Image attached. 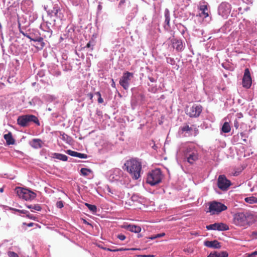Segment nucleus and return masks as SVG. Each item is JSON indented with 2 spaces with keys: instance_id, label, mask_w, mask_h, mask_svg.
Segmentation results:
<instances>
[{
  "instance_id": "22",
  "label": "nucleus",
  "mask_w": 257,
  "mask_h": 257,
  "mask_svg": "<svg viewBox=\"0 0 257 257\" xmlns=\"http://www.w3.org/2000/svg\"><path fill=\"white\" fill-rule=\"evenodd\" d=\"M250 25V22L243 20L242 22H241L239 25V28L240 31H249V27Z\"/></svg>"
},
{
  "instance_id": "43",
  "label": "nucleus",
  "mask_w": 257,
  "mask_h": 257,
  "mask_svg": "<svg viewBox=\"0 0 257 257\" xmlns=\"http://www.w3.org/2000/svg\"><path fill=\"white\" fill-rule=\"evenodd\" d=\"M26 215L27 217L30 219L35 220L36 218L33 215L31 214L29 212L28 213L26 214Z\"/></svg>"
},
{
  "instance_id": "45",
  "label": "nucleus",
  "mask_w": 257,
  "mask_h": 257,
  "mask_svg": "<svg viewBox=\"0 0 257 257\" xmlns=\"http://www.w3.org/2000/svg\"><path fill=\"white\" fill-rule=\"evenodd\" d=\"M165 235V233H159V234H157L156 235V238H159V237H163L164 236V235Z\"/></svg>"
},
{
  "instance_id": "32",
  "label": "nucleus",
  "mask_w": 257,
  "mask_h": 257,
  "mask_svg": "<svg viewBox=\"0 0 257 257\" xmlns=\"http://www.w3.org/2000/svg\"><path fill=\"white\" fill-rule=\"evenodd\" d=\"M26 206L29 209H33L37 211H41L42 209L41 207L39 204L30 205Z\"/></svg>"
},
{
  "instance_id": "10",
  "label": "nucleus",
  "mask_w": 257,
  "mask_h": 257,
  "mask_svg": "<svg viewBox=\"0 0 257 257\" xmlns=\"http://www.w3.org/2000/svg\"><path fill=\"white\" fill-rule=\"evenodd\" d=\"M202 111V106L200 105L194 104L190 107H187L186 114L190 117H198Z\"/></svg>"
},
{
  "instance_id": "29",
  "label": "nucleus",
  "mask_w": 257,
  "mask_h": 257,
  "mask_svg": "<svg viewBox=\"0 0 257 257\" xmlns=\"http://www.w3.org/2000/svg\"><path fill=\"white\" fill-rule=\"evenodd\" d=\"M246 202L249 204L257 203V198L254 196H250L244 199Z\"/></svg>"
},
{
  "instance_id": "50",
  "label": "nucleus",
  "mask_w": 257,
  "mask_h": 257,
  "mask_svg": "<svg viewBox=\"0 0 257 257\" xmlns=\"http://www.w3.org/2000/svg\"><path fill=\"white\" fill-rule=\"evenodd\" d=\"M111 81H112V83L111 84V86L112 87L115 88V82H114V81L113 79H111Z\"/></svg>"
},
{
  "instance_id": "14",
  "label": "nucleus",
  "mask_w": 257,
  "mask_h": 257,
  "mask_svg": "<svg viewBox=\"0 0 257 257\" xmlns=\"http://www.w3.org/2000/svg\"><path fill=\"white\" fill-rule=\"evenodd\" d=\"M252 84V80L249 70L246 68L244 70V75L242 78V86L245 88H249Z\"/></svg>"
},
{
  "instance_id": "48",
  "label": "nucleus",
  "mask_w": 257,
  "mask_h": 257,
  "mask_svg": "<svg viewBox=\"0 0 257 257\" xmlns=\"http://www.w3.org/2000/svg\"><path fill=\"white\" fill-rule=\"evenodd\" d=\"M102 9V6L100 4H99L97 6V11L100 12L101 11Z\"/></svg>"
},
{
  "instance_id": "11",
  "label": "nucleus",
  "mask_w": 257,
  "mask_h": 257,
  "mask_svg": "<svg viewBox=\"0 0 257 257\" xmlns=\"http://www.w3.org/2000/svg\"><path fill=\"white\" fill-rule=\"evenodd\" d=\"M197 8L199 12V15L200 17L204 18L209 17L210 10L207 2L204 1H200L197 6Z\"/></svg>"
},
{
  "instance_id": "51",
  "label": "nucleus",
  "mask_w": 257,
  "mask_h": 257,
  "mask_svg": "<svg viewBox=\"0 0 257 257\" xmlns=\"http://www.w3.org/2000/svg\"><path fill=\"white\" fill-rule=\"evenodd\" d=\"M92 43V40H90L86 45V47L89 48L90 47L91 44Z\"/></svg>"
},
{
  "instance_id": "38",
  "label": "nucleus",
  "mask_w": 257,
  "mask_h": 257,
  "mask_svg": "<svg viewBox=\"0 0 257 257\" xmlns=\"http://www.w3.org/2000/svg\"><path fill=\"white\" fill-rule=\"evenodd\" d=\"M246 257H255L257 255V250L254 251L250 253H246L245 254Z\"/></svg>"
},
{
  "instance_id": "62",
  "label": "nucleus",
  "mask_w": 257,
  "mask_h": 257,
  "mask_svg": "<svg viewBox=\"0 0 257 257\" xmlns=\"http://www.w3.org/2000/svg\"><path fill=\"white\" fill-rule=\"evenodd\" d=\"M93 37L96 38V35H93Z\"/></svg>"
},
{
  "instance_id": "42",
  "label": "nucleus",
  "mask_w": 257,
  "mask_h": 257,
  "mask_svg": "<svg viewBox=\"0 0 257 257\" xmlns=\"http://www.w3.org/2000/svg\"><path fill=\"white\" fill-rule=\"evenodd\" d=\"M15 210L18 212H20L21 213L26 214L28 213V211L26 210H19V209H15Z\"/></svg>"
},
{
  "instance_id": "46",
  "label": "nucleus",
  "mask_w": 257,
  "mask_h": 257,
  "mask_svg": "<svg viewBox=\"0 0 257 257\" xmlns=\"http://www.w3.org/2000/svg\"><path fill=\"white\" fill-rule=\"evenodd\" d=\"M251 236L253 237L257 238V231H253L251 233Z\"/></svg>"
},
{
  "instance_id": "33",
  "label": "nucleus",
  "mask_w": 257,
  "mask_h": 257,
  "mask_svg": "<svg viewBox=\"0 0 257 257\" xmlns=\"http://www.w3.org/2000/svg\"><path fill=\"white\" fill-rule=\"evenodd\" d=\"M85 205L88 207V208L93 212H96L97 211V207L94 205L86 203Z\"/></svg>"
},
{
  "instance_id": "6",
  "label": "nucleus",
  "mask_w": 257,
  "mask_h": 257,
  "mask_svg": "<svg viewBox=\"0 0 257 257\" xmlns=\"http://www.w3.org/2000/svg\"><path fill=\"white\" fill-rule=\"evenodd\" d=\"M18 124L21 126H26L29 124L30 122H33L40 125V122L38 118L34 115L27 114L20 116L17 119Z\"/></svg>"
},
{
  "instance_id": "21",
  "label": "nucleus",
  "mask_w": 257,
  "mask_h": 257,
  "mask_svg": "<svg viewBox=\"0 0 257 257\" xmlns=\"http://www.w3.org/2000/svg\"><path fill=\"white\" fill-rule=\"evenodd\" d=\"M4 138L8 145H14L15 144V140L13 139L12 134L11 132H9L7 134H5Z\"/></svg>"
},
{
  "instance_id": "15",
  "label": "nucleus",
  "mask_w": 257,
  "mask_h": 257,
  "mask_svg": "<svg viewBox=\"0 0 257 257\" xmlns=\"http://www.w3.org/2000/svg\"><path fill=\"white\" fill-rule=\"evenodd\" d=\"M207 230H217L219 231H225L229 229L227 225L223 223H215L206 226Z\"/></svg>"
},
{
  "instance_id": "24",
  "label": "nucleus",
  "mask_w": 257,
  "mask_h": 257,
  "mask_svg": "<svg viewBox=\"0 0 257 257\" xmlns=\"http://www.w3.org/2000/svg\"><path fill=\"white\" fill-rule=\"evenodd\" d=\"M25 36H26L30 38L31 40L35 42H41L43 40V38L40 36L35 37L33 36L34 33H30L32 36L27 35L28 33H22Z\"/></svg>"
},
{
  "instance_id": "36",
  "label": "nucleus",
  "mask_w": 257,
  "mask_h": 257,
  "mask_svg": "<svg viewBox=\"0 0 257 257\" xmlns=\"http://www.w3.org/2000/svg\"><path fill=\"white\" fill-rule=\"evenodd\" d=\"M66 153H67V154H68V155H69L71 156L75 157H76L77 152L73 151H72L70 150H68L66 151Z\"/></svg>"
},
{
  "instance_id": "16",
  "label": "nucleus",
  "mask_w": 257,
  "mask_h": 257,
  "mask_svg": "<svg viewBox=\"0 0 257 257\" xmlns=\"http://www.w3.org/2000/svg\"><path fill=\"white\" fill-rule=\"evenodd\" d=\"M204 245L208 247L213 248H220L221 247L220 243L217 240H214L212 241H205L204 242Z\"/></svg>"
},
{
  "instance_id": "56",
  "label": "nucleus",
  "mask_w": 257,
  "mask_h": 257,
  "mask_svg": "<svg viewBox=\"0 0 257 257\" xmlns=\"http://www.w3.org/2000/svg\"><path fill=\"white\" fill-rule=\"evenodd\" d=\"M243 1V3H245L246 4H249V3H250V0H242Z\"/></svg>"
},
{
  "instance_id": "8",
  "label": "nucleus",
  "mask_w": 257,
  "mask_h": 257,
  "mask_svg": "<svg viewBox=\"0 0 257 257\" xmlns=\"http://www.w3.org/2000/svg\"><path fill=\"white\" fill-rule=\"evenodd\" d=\"M227 207L224 204L217 201H212L209 203V212L211 214H218L221 212L226 210Z\"/></svg>"
},
{
  "instance_id": "52",
  "label": "nucleus",
  "mask_w": 257,
  "mask_h": 257,
  "mask_svg": "<svg viewBox=\"0 0 257 257\" xmlns=\"http://www.w3.org/2000/svg\"><path fill=\"white\" fill-rule=\"evenodd\" d=\"M105 249L106 250L110 251H112V252H115L116 251H114V250H115V249H111V248H105Z\"/></svg>"
},
{
  "instance_id": "19",
  "label": "nucleus",
  "mask_w": 257,
  "mask_h": 257,
  "mask_svg": "<svg viewBox=\"0 0 257 257\" xmlns=\"http://www.w3.org/2000/svg\"><path fill=\"white\" fill-rule=\"evenodd\" d=\"M228 253L226 251L211 252L207 257H228Z\"/></svg>"
},
{
  "instance_id": "12",
  "label": "nucleus",
  "mask_w": 257,
  "mask_h": 257,
  "mask_svg": "<svg viewBox=\"0 0 257 257\" xmlns=\"http://www.w3.org/2000/svg\"><path fill=\"white\" fill-rule=\"evenodd\" d=\"M133 73L129 72L123 73L122 76L119 80L120 85L125 90L127 89L130 85V81L133 77Z\"/></svg>"
},
{
  "instance_id": "47",
  "label": "nucleus",
  "mask_w": 257,
  "mask_h": 257,
  "mask_svg": "<svg viewBox=\"0 0 257 257\" xmlns=\"http://www.w3.org/2000/svg\"><path fill=\"white\" fill-rule=\"evenodd\" d=\"M98 102L99 103H102L103 102V99L101 96H99L98 98Z\"/></svg>"
},
{
  "instance_id": "28",
  "label": "nucleus",
  "mask_w": 257,
  "mask_h": 257,
  "mask_svg": "<svg viewBox=\"0 0 257 257\" xmlns=\"http://www.w3.org/2000/svg\"><path fill=\"white\" fill-rule=\"evenodd\" d=\"M80 173L81 175L86 177L88 176L89 174L92 173V171L90 169L83 168L81 169Z\"/></svg>"
},
{
  "instance_id": "53",
  "label": "nucleus",
  "mask_w": 257,
  "mask_h": 257,
  "mask_svg": "<svg viewBox=\"0 0 257 257\" xmlns=\"http://www.w3.org/2000/svg\"><path fill=\"white\" fill-rule=\"evenodd\" d=\"M142 257H154L155 256L154 255H151V254H148V255H142Z\"/></svg>"
},
{
  "instance_id": "27",
  "label": "nucleus",
  "mask_w": 257,
  "mask_h": 257,
  "mask_svg": "<svg viewBox=\"0 0 257 257\" xmlns=\"http://www.w3.org/2000/svg\"><path fill=\"white\" fill-rule=\"evenodd\" d=\"M130 2H127L126 0H120L118 4V7L121 10H124L125 9L126 6H128Z\"/></svg>"
},
{
  "instance_id": "40",
  "label": "nucleus",
  "mask_w": 257,
  "mask_h": 257,
  "mask_svg": "<svg viewBox=\"0 0 257 257\" xmlns=\"http://www.w3.org/2000/svg\"><path fill=\"white\" fill-rule=\"evenodd\" d=\"M56 206L59 208H61L63 207V203L62 201H58L56 203Z\"/></svg>"
},
{
  "instance_id": "59",
  "label": "nucleus",
  "mask_w": 257,
  "mask_h": 257,
  "mask_svg": "<svg viewBox=\"0 0 257 257\" xmlns=\"http://www.w3.org/2000/svg\"><path fill=\"white\" fill-rule=\"evenodd\" d=\"M240 136H241L242 137H243V136H244V133H240Z\"/></svg>"
},
{
  "instance_id": "3",
  "label": "nucleus",
  "mask_w": 257,
  "mask_h": 257,
  "mask_svg": "<svg viewBox=\"0 0 257 257\" xmlns=\"http://www.w3.org/2000/svg\"><path fill=\"white\" fill-rule=\"evenodd\" d=\"M249 215L243 212L236 213L233 216V223L239 226L246 227L249 225Z\"/></svg>"
},
{
  "instance_id": "13",
  "label": "nucleus",
  "mask_w": 257,
  "mask_h": 257,
  "mask_svg": "<svg viewBox=\"0 0 257 257\" xmlns=\"http://www.w3.org/2000/svg\"><path fill=\"white\" fill-rule=\"evenodd\" d=\"M217 185L220 190L226 191L231 185V182L224 175H220L217 180Z\"/></svg>"
},
{
  "instance_id": "31",
  "label": "nucleus",
  "mask_w": 257,
  "mask_h": 257,
  "mask_svg": "<svg viewBox=\"0 0 257 257\" xmlns=\"http://www.w3.org/2000/svg\"><path fill=\"white\" fill-rule=\"evenodd\" d=\"M180 131L182 133L184 132H190L192 131V128L190 127L188 124H185L183 126L180 128Z\"/></svg>"
},
{
  "instance_id": "1",
  "label": "nucleus",
  "mask_w": 257,
  "mask_h": 257,
  "mask_svg": "<svg viewBox=\"0 0 257 257\" xmlns=\"http://www.w3.org/2000/svg\"><path fill=\"white\" fill-rule=\"evenodd\" d=\"M124 166L127 172L130 173L133 179L137 180L140 177L142 165L139 159L133 158L127 160L124 163Z\"/></svg>"
},
{
  "instance_id": "5",
  "label": "nucleus",
  "mask_w": 257,
  "mask_h": 257,
  "mask_svg": "<svg viewBox=\"0 0 257 257\" xmlns=\"http://www.w3.org/2000/svg\"><path fill=\"white\" fill-rule=\"evenodd\" d=\"M162 173L160 169H155L150 172L147 176V183L151 186H154L161 182Z\"/></svg>"
},
{
  "instance_id": "49",
  "label": "nucleus",
  "mask_w": 257,
  "mask_h": 257,
  "mask_svg": "<svg viewBox=\"0 0 257 257\" xmlns=\"http://www.w3.org/2000/svg\"><path fill=\"white\" fill-rule=\"evenodd\" d=\"M87 96L90 99L92 100L93 97V94L91 93H89L87 94Z\"/></svg>"
},
{
  "instance_id": "35",
  "label": "nucleus",
  "mask_w": 257,
  "mask_h": 257,
  "mask_svg": "<svg viewBox=\"0 0 257 257\" xmlns=\"http://www.w3.org/2000/svg\"><path fill=\"white\" fill-rule=\"evenodd\" d=\"M79 158L86 159L87 158V155L85 154H82L80 153L77 152L76 157Z\"/></svg>"
},
{
  "instance_id": "44",
  "label": "nucleus",
  "mask_w": 257,
  "mask_h": 257,
  "mask_svg": "<svg viewBox=\"0 0 257 257\" xmlns=\"http://www.w3.org/2000/svg\"><path fill=\"white\" fill-rule=\"evenodd\" d=\"M234 127L237 129L239 127V123L237 120H234Z\"/></svg>"
},
{
  "instance_id": "25",
  "label": "nucleus",
  "mask_w": 257,
  "mask_h": 257,
  "mask_svg": "<svg viewBox=\"0 0 257 257\" xmlns=\"http://www.w3.org/2000/svg\"><path fill=\"white\" fill-rule=\"evenodd\" d=\"M54 157L56 159H57L60 160H62L63 161H66L67 160L68 157L66 155L59 154V153H54Z\"/></svg>"
},
{
  "instance_id": "57",
  "label": "nucleus",
  "mask_w": 257,
  "mask_h": 257,
  "mask_svg": "<svg viewBox=\"0 0 257 257\" xmlns=\"http://www.w3.org/2000/svg\"><path fill=\"white\" fill-rule=\"evenodd\" d=\"M34 223H33V222H31L29 224H27V226H29V227H32L34 225Z\"/></svg>"
},
{
  "instance_id": "61",
  "label": "nucleus",
  "mask_w": 257,
  "mask_h": 257,
  "mask_svg": "<svg viewBox=\"0 0 257 257\" xmlns=\"http://www.w3.org/2000/svg\"><path fill=\"white\" fill-rule=\"evenodd\" d=\"M195 132H198V129L197 128H195Z\"/></svg>"
},
{
  "instance_id": "60",
  "label": "nucleus",
  "mask_w": 257,
  "mask_h": 257,
  "mask_svg": "<svg viewBox=\"0 0 257 257\" xmlns=\"http://www.w3.org/2000/svg\"><path fill=\"white\" fill-rule=\"evenodd\" d=\"M0 191H1V192H2L3 191V188H1V189H0Z\"/></svg>"
},
{
  "instance_id": "54",
  "label": "nucleus",
  "mask_w": 257,
  "mask_h": 257,
  "mask_svg": "<svg viewBox=\"0 0 257 257\" xmlns=\"http://www.w3.org/2000/svg\"><path fill=\"white\" fill-rule=\"evenodd\" d=\"M33 19H31V20H35V19H37V14H33Z\"/></svg>"
},
{
  "instance_id": "23",
  "label": "nucleus",
  "mask_w": 257,
  "mask_h": 257,
  "mask_svg": "<svg viewBox=\"0 0 257 257\" xmlns=\"http://www.w3.org/2000/svg\"><path fill=\"white\" fill-rule=\"evenodd\" d=\"M41 143L42 141L41 140L35 139L32 141L31 145L32 147L35 149L40 148L42 147Z\"/></svg>"
},
{
  "instance_id": "30",
  "label": "nucleus",
  "mask_w": 257,
  "mask_h": 257,
  "mask_svg": "<svg viewBox=\"0 0 257 257\" xmlns=\"http://www.w3.org/2000/svg\"><path fill=\"white\" fill-rule=\"evenodd\" d=\"M164 15L165 17V23L168 27H169L170 19L169 11L168 9L165 10Z\"/></svg>"
},
{
  "instance_id": "58",
  "label": "nucleus",
  "mask_w": 257,
  "mask_h": 257,
  "mask_svg": "<svg viewBox=\"0 0 257 257\" xmlns=\"http://www.w3.org/2000/svg\"><path fill=\"white\" fill-rule=\"evenodd\" d=\"M98 97L101 96V94L99 92H97L96 93H95Z\"/></svg>"
},
{
  "instance_id": "34",
  "label": "nucleus",
  "mask_w": 257,
  "mask_h": 257,
  "mask_svg": "<svg viewBox=\"0 0 257 257\" xmlns=\"http://www.w3.org/2000/svg\"><path fill=\"white\" fill-rule=\"evenodd\" d=\"M166 61L168 64H170L171 65H174L175 64V61L173 58L167 57Z\"/></svg>"
},
{
  "instance_id": "41",
  "label": "nucleus",
  "mask_w": 257,
  "mask_h": 257,
  "mask_svg": "<svg viewBox=\"0 0 257 257\" xmlns=\"http://www.w3.org/2000/svg\"><path fill=\"white\" fill-rule=\"evenodd\" d=\"M117 237L121 240H124L126 238L125 236L122 234H118Z\"/></svg>"
},
{
  "instance_id": "9",
  "label": "nucleus",
  "mask_w": 257,
  "mask_h": 257,
  "mask_svg": "<svg viewBox=\"0 0 257 257\" xmlns=\"http://www.w3.org/2000/svg\"><path fill=\"white\" fill-rule=\"evenodd\" d=\"M231 10V5L227 2H222L218 7V14L224 19L229 15Z\"/></svg>"
},
{
  "instance_id": "55",
  "label": "nucleus",
  "mask_w": 257,
  "mask_h": 257,
  "mask_svg": "<svg viewBox=\"0 0 257 257\" xmlns=\"http://www.w3.org/2000/svg\"><path fill=\"white\" fill-rule=\"evenodd\" d=\"M149 238L150 239L153 240V239H156L157 238H156V235H152L151 236L149 237Z\"/></svg>"
},
{
  "instance_id": "37",
  "label": "nucleus",
  "mask_w": 257,
  "mask_h": 257,
  "mask_svg": "<svg viewBox=\"0 0 257 257\" xmlns=\"http://www.w3.org/2000/svg\"><path fill=\"white\" fill-rule=\"evenodd\" d=\"M8 254L9 257H19L18 254L14 251H9Z\"/></svg>"
},
{
  "instance_id": "39",
  "label": "nucleus",
  "mask_w": 257,
  "mask_h": 257,
  "mask_svg": "<svg viewBox=\"0 0 257 257\" xmlns=\"http://www.w3.org/2000/svg\"><path fill=\"white\" fill-rule=\"evenodd\" d=\"M128 250H130V249L125 248H124L121 247V248H116V249H115L114 251H118ZM131 250H136V249L135 248H131Z\"/></svg>"
},
{
  "instance_id": "17",
  "label": "nucleus",
  "mask_w": 257,
  "mask_h": 257,
  "mask_svg": "<svg viewBox=\"0 0 257 257\" xmlns=\"http://www.w3.org/2000/svg\"><path fill=\"white\" fill-rule=\"evenodd\" d=\"M122 228H124L127 230L135 233H139L141 231V228L140 226L136 225H123Z\"/></svg>"
},
{
  "instance_id": "18",
  "label": "nucleus",
  "mask_w": 257,
  "mask_h": 257,
  "mask_svg": "<svg viewBox=\"0 0 257 257\" xmlns=\"http://www.w3.org/2000/svg\"><path fill=\"white\" fill-rule=\"evenodd\" d=\"M232 22L228 21L219 30V32H229L232 30Z\"/></svg>"
},
{
  "instance_id": "26",
  "label": "nucleus",
  "mask_w": 257,
  "mask_h": 257,
  "mask_svg": "<svg viewBox=\"0 0 257 257\" xmlns=\"http://www.w3.org/2000/svg\"><path fill=\"white\" fill-rule=\"evenodd\" d=\"M231 130V127L229 123L228 122H225L221 128V131L224 133H228Z\"/></svg>"
},
{
  "instance_id": "4",
  "label": "nucleus",
  "mask_w": 257,
  "mask_h": 257,
  "mask_svg": "<svg viewBox=\"0 0 257 257\" xmlns=\"http://www.w3.org/2000/svg\"><path fill=\"white\" fill-rule=\"evenodd\" d=\"M184 154L187 162L193 164L198 159V153L194 146H188L185 149Z\"/></svg>"
},
{
  "instance_id": "2",
  "label": "nucleus",
  "mask_w": 257,
  "mask_h": 257,
  "mask_svg": "<svg viewBox=\"0 0 257 257\" xmlns=\"http://www.w3.org/2000/svg\"><path fill=\"white\" fill-rule=\"evenodd\" d=\"M51 3V6H44V9L46 11L48 17H56L62 20L64 15L60 9V3L59 0H48Z\"/></svg>"
},
{
  "instance_id": "7",
  "label": "nucleus",
  "mask_w": 257,
  "mask_h": 257,
  "mask_svg": "<svg viewBox=\"0 0 257 257\" xmlns=\"http://www.w3.org/2000/svg\"><path fill=\"white\" fill-rule=\"evenodd\" d=\"M15 191L20 198L23 199L25 200L33 199L36 196V194L34 192L22 187H16Z\"/></svg>"
},
{
  "instance_id": "64",
  "label": "nucleus",
  "mask_w": 257,
  "mask_h": 257,
  "mask_svg": "<svg viewBox=\"0 0 257 257\" xmlns=\"http://www.w3.org/2000/svg\"><path fill=\"white\" fill-rule=\"evenodd\" d=\"M151 81H153V79H150Z\"/></svg>"
},
{
  "instance_id": "63",
  "label": "nucleus",
  "mask_w": 257,
  "mask_h": 257,
  "mask_svg": "<svg viewBox=\"0 0 257 257\" xmlns=\"http://www.w3.org/2000/svg\"><path fill=\"white\" fill-rule=\"evenodd\" d=\"M243 141L246 142V139H243Z\"/></svg>"
},
{
  "instance_id": "20",
  "label": "nucleus",
  "mask_w": 257,
  "mask_h": 257,
  "mask_svg": "<svg viewBox=\"0 0 257 257\" xmlns=\"http://www.w3.org/2000/svg\"><path fill=\"white\" fill-rule=\"evenodd\" d=\"M172 43L174 48L177 51H181L183 49V46L181 41L177 39L173 38L172 40Z\"/></svg>"
}]
</instances>
